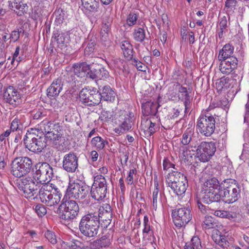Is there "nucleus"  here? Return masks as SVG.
Here are the masks:
<instances>
[{"label": "nucleus", "instance_id": "obj_51", "mask_svg": "<svg viewBox=\"0 0 249 249\" xmlns=\"http://www.w3.org/2000/svg\"><path fill=\"white\" fill-rule=\"evenodd\" d=\"M35 211L39 217H42L47 213L46 207L42 204H37L35 208Z\"/></svg>", "mask_w": 249, "mask_h": 249}, {"label": "nucleus", "instance_id": "obj_34", "mask_svg": "<svg viewBox=\"0 0 249 249\" xmlns=\"http://www.w3.org/2000/svg\"><path fill=\"white\" fill-rule=\"evenodd\" d=\"M108 143V142L100 136L93 137L91 140V144L92 147L97 151L104 149L106 144Z\"/></svg>", "mask_w": 249, "mask_h": 249}, {"label": "nucleus", "instance_id": "obj_21", "mask_svg": "<svg viewBox=\"0 0 249 249\" xmlns=\"http://www.w3.org/2000/svg\"><path fill=\"white\" fill-rule=\"evenodd\" d=\"M20 94L13 86H9L4 90L3 97L10 104H15L20 99Z\"/></svg>", "mask_w": 249, "mask_h": 249}, {"label": "nucleus", "instance_id": "obj_13", "mask_svg": "<svg viewBox=\"0 0 249 249\" xmlns=\"http://www.w3.org/2000/svg\"><path fill=\"white\" fill-rule=\"evenodd\" d=\"M100 222V219H81L79 224L80 231L86 236L94 237L98 232Z\"/></svg>", "mask_w": 249, "mask_h": 249}, {"label": "nucleus", "instance_id": "obj_32", "mask_svg": "<svg viewBox=\"0 0 249 249\" xmlns=\"http://www.w3.org/2000/svg\"><path fill=\"white\" fill-rule=\"evenodd\" d=\"M142 113L146 116H155L158 111L157 104L151 102H147L142 104Z\"/></svg>", "mask_w": 249, "mask_h": 249}, {"label": "nucleus", "instance_id": "obj_49", "mask_svg": "<svg viewBox=\"0 0 249 249\" xmlns=\"http://www.w3.org/2000/svg\"><path fill=\"white\" fill-rule=\"evenodd\" d=\"M62 243L68 247L69 248L72 249H80L83 245V243L75 239L72 240L71 245H70L69 243L65 242L64 241H62Z\"/></svg>", "mask_w": 249, "mask_h": 249}, {"label": "nucleus", "instance_id": "obj_29", "mask_svg": "<svg viewBox=\"0 0 249 249\" xmlns=\"http://www.w3.org/2000/svg\"><path fill=\"white\" fill-rule=\"evenodd\" d=\"M73 68L75 75L80 77H87V73L89 70V65L86 63L75 64Z\"/></svg>", "mask_w": 249, "mask_h": 249}, {"label": "nucleus", "instance_id": "obj_7", "mask_svg": "<svg viewBox=\"0 0 249 249\" xmlns=\"http://www.w3.org/2000/svg\"><path fill=\"white\" fill-rule=\"evenodd\" d=\"M234 180L226 179L222 182L219 192L220 201L225 203H232L236 201L240 196V188L233 183Z\"/></svg>", "mask_w": 249, "mask_h": 249}, {"label": "nucleus", "instance_id": "obj_25", "mask_svg": "<svg viewBox=\"0 0 249 249\" xmlns=\"http://www.w3.org/2000/svg\"><path fill=\"white\" fill-rule=\"evenodd\" d=\"M63 88V84L61 79H57L53 81L47 89V96L50 98L57 96Z\"/></svg>", "mask_w": 249, "mask_h": 249}, {"label": "nucleus", "instance_id": "obj_15", "mask_svg": "<svg viewBox=\"0 0 249 249\" xmlns=\"http://www.w3.org/2000/svg\"><path fill=\"white\" fill-rule=\"evenodd\" d=\"M89 187L78 183H70L66 190V195L70 198L82 200L88 195Z\"/></svg>", "mask_w": 249, "mask_h": 249}, {"label": "nucleus", "instance_id": "obj_23", "mask_svg": "<svg viewBox=\"0 0 249 249\" xmlns=\"http://www.w3.org/2000/svg\"><path fill=\"white\" fill-rule=\"evenodd\" d=\"M212 237L213 241L223 249H227L230 246V243L227 240L225 235L221 234L218 229L213 230L212 231Z\"/></svg>", "mask_w": 249, "mask_h": 249}, {"label": "nucleus", "instance_id": "obj_43", "mask_svg": "<svg viewBox=\"0 0 249 249\" xmlns=\"http://www.w3.org/2000/svg\"><path fill=\"white\" fill-rule=\"evenodd\" d=\"M22 125L19 120L16 118L14 119L11 124L10 129L13 131H17L22 133Z\"/></svg>", "mask_w": 249, "mask_h": 249}, {"label": "nucleus", "instance_id": "obj_61", "mask_svg": "<svg viewBox=\"0 0 249 249\" xmlns=\"http://www.w3.org/2000/svg\"><path fill=\"white\" fill-rule=\"evenodd\" d=\"M228 21L226 17L223 16L221 18L219 22L220 30H225L228 27Z\"/></svg>", "mask_w": 249, "mask_h": 249}, {"label": "nucleus", "instance_id": "obj_27", "mask_svg": "<svg viewBox=\"0 0 249 249\" xmlns=\"http://www.w3.org/2000/svg\"><path fill=\"white\" fill-rule=\"evenodd\" d=\"M178 98L184 102L185 106V112L187 111V109L190 107L191 99L189 95L187 88L181 86L178 89Z\"/></svg>", "mask_w": 249, "mask_h": 249}, {"label": "nucleus", "instance_id": "obj_59", "mask_svg": "<svg viewBox=\"0 0 249 249\" xmlns=\"http://www.w3.org/2000/svg\"><path fill=\"white\" fill-rule=\"evenodd\" d=\"M20 33L18 31L14 30L10 34L9 38L11 39L10 41L14 42L18 40L19 38Z\"/></svg>", "mask_w": 249, "mask_h": 249}, {"label": "nucleus", "instance_id": "obj_40", "mask_svg": "<svg viewBox=\"0 0 249 249\" xmlns=\"http://www.w3.org/2000/svg\"><path fill=\"white\" fill-rule=\"evenodd\" d=\"M202 227L205 229L218 228L220 229L221 225L218 224L217 220L215 219H205L203 221Z\"/></svg>", "mask_w": 249, "mask_h": 249}, {"label": "nucleus", "instance_id": "obj_44", "mask_svg": "<svg viewBox=\"0 0 249 249\" xmlns=\"http://www.w3.org/2000/svg\"><path fill=\"white\" fill-rule=\"evenodd\" d=\"M100 68L93 69L89 70L87 73V77L90 78L93 80H98L100 78Z\"/></svg>", "mask_w": 249, "mask_h": 249}, {"label": "nucleus", "instance_id": "obj_57", "mask_svg": "<svg viewBox=\"0 0 249 249\" xmlns=\"http://www.w3.org/2000/svg\"><path fill=\"white\" fill-rule=\"evenodd\" d=\"M214 215L219 218H231V215L228 211L217 210L213 212Z\"/></svg>", "mask_w": 249, "mask_h": 249}, {"label": "nucleus", "instance_id": "obj_18", "mask_svg": "<svg viewBox=\"0 0 249 249\" xmlns=\"http://www.w3.org/2000/svg\"><path fill=\"white\" fill-rule=\"evenodd\" d=\"M219 62V70L223 74L228 75L232 73V72L237 68L238 59H220Z\"/></svg>", "mask_w": 249, "mask_h": 249}, {"label": "nucleus", "instance_id": "obj_1", "mask_svg": "<svg viewBox=\"0 0 249 249\" xmlns=\"http://www.w3.org/2000/svg\"><path fill=\"white\" fill-rule=\"evenodd\" d=\"M36 130L43 134L46 141H49L54 148L58 150H61L65 140L62 137V128L58 123L43 120L36 125Z\"/></svg>", "mask_w": 249, "mask_h": 249}, {"label": "nucleus", "instance_id": "obj_5", "mask_svg": "<svg viewBox=\"0 0 249 249\" xmlns=\"http://www.w3.org/2000/svg\"><path fill=\"white\" fill-rule=\"evenodd\" d=\"M210 105L209 107L201 113L197 122L196 127L199 133L205 136L212 135L215 129V120L213 116L209 113V111L214 108Z\"/></svg>", "mask_w": 249, "mask_h": 249}, {"label": "nucleus", "instance_id": "obj_50", "mask_svg": "<svg viewBox=\"0 0 249 249\" xmlns=\"http://www.w3.org/2000/svg\"><path fill=\"white\" fill-rule=\"evenodd\" d=\"M197 206L200 212L202 213L206 214L204 218H209V217L212 218V216L209 215V214L213 212V210L207 209L206 206L202 205L200 202H198Z\"/></svg>", "mask_w": 249, "mask_h": 249}, {"label": "nucleus", "instance_id": "obj_60", "mask_svg": "<svg viewBox=\"0 0 249 249\" xmlns=\"http://www.w3.org/2000/svg\"><path fill=\"white\" fill-rule=\"evenodd\" d=\"M97 218L98 211L94 212L93 210H90L86 212V214L82 216V218Z\"/></svg>", "mask_w": 249, "mask_h": 249}, {"label": "nucleus", "instance_id": "obj_10", "mask_svg": "<svg viewBox=\"0 0 249 249\" xmlns=\"http://www.w3.org/2000/svg\"><path fill=\"white\" fill-rule=\"evenodd\" d=\"M107 183L105 178L102 175L94 177V182L90 189V196L97 201L103 200L107 193Z\"/></svg>", "mask_w": 249, "mask_h": 249}, {"label": "nucleus", "instance_id": "obj_22", "mask_svg": "<svg viewBox=\"0 0 249 249\" xmlns=\"http://www.w3.org/2000/svg\"><path fill=\"white\" fill-rule=\"evenodd\" d=\"M110 10L108 11V13H106L105 15H102L103 19L102 23V27L100 32V36L101 39L103 41H107L110 30V26L111 23V20L109 19V12Z\"/></svg>", "mask_w": 249, "mask_h": 249}, {"label": "nucleus", "instance_id": "obj_20", "mask_svg": "<svg viewBox=\"0 0 249 249\" xmlns=\"http://www.w3.org/2000/svg\"><path fill=\"white\" fill-rule=\"evenodd\" d=\"M234 47L230 43H227L223 46L222 48L219 51L217 59H237L234 55Z\"/></svg>", "mask_w": 249, "mask_h": 249}, {"label": "nucleus", "instance_id": "obj_47", "mask_svg": "<svg viewBox=\"0 0 249 249\" xmlns=\"http://www.w3.org/2000/svg\"><path fill=\"white\" fill-rule=\"evenodd\" d=\"M45 237L52 244L54 245L57 243L56 236L54 233L50 230H47L44 234Z\"/></svg>", "mask_w": 249, "mask_h": 249}, {"label": "nucleus", "instance_id": "obj_26", "mask_svg": "<svg viewBox=\"0 0 249 249\" xmlns=\"http://www.w3.org/2000/svg\"><path fill=\"white\" fill-rule=\"evenodd\" d=\"M52 38L56 41L57 46L62 50L68 46L70 40L69 35L66 32L54 34Z\"/></svg>", "mask_w": 249, "mask_h": 249}, {"label": "nucleus", "instance_id": "obj_52", "mask_svg": "<svg viewBox=\"0 0 249 249\" xmlns=\"http://www.w3.org/2000/svg\"><path fill=\"white\" fill-rule=\"evenodd\" d=\"M96 43L94 41L90 40L87 44V46L85 49L84 53L85 55H89L93 52Z\"/></svg>", "mask_w": 249, "mask_h": 249}, {"label": "nucleus", "instance_id": "obj_28", "mask_svg": "<svg viewBox=\"0 0 249 249\" xmlns=\"http://www.w3.org/2000/svg\"><path fill=\"white\" fill-rule=\"evenodd\" d=\"M101 97L106 101H113L115 100L116 93L109 86H105L99 88Z\"/></svg>", "mask_w": 249, "mask_h": 249}, {"label": "nucleus", "instance_id": "obj_56", "mask_svg": "<svg viewBox=\"0 0 249 249\" xmlns=\"http://www.w3.org/2000/svg\"><path fill=\"white\" fill-rule=\"evenodd\" d=\"M132 63L136 66L138 70L142 71H146V66L138 59L134 58L132 59Z\"/></svg>", "mask_w": 249, "mask_h": 249}, {"label": "nucleus", "instance_id": "obj_53", "mask_svg": "<svg viewBox=\"0 0 249 249\" xmlns=\"http://www.w3.org/2000/svg\"><path fill=\"white\" fill-rule=\"evenodd\" d=\"M189 221V220L186 221V219H173V222L175 226L178 229L185 227Z\"/></svg>", "mask_w": 249, "mask_h": 249}, {"label": "nucleus", "instance_id": "obj_31", "mask_svg": "<svg viewBox=\"0 0 249 249\" xmlns=\"http://www.w3.org/2000/svg\"><path fill=\"white\" fill-rule=\"evenodd\" d=\"M154 189L152 193V203L153 209L156 210L158 204L160 203V198L159 197V184L157 178L154 179Z\"/></svg>", "mask_w": 249, "mask_h": 249}, {"label": "nucleus", "instance_id": "obj_24", "mask_svg": "<svg viewBox=\"0 0 249 249\" xmlns=\"http://www.w3.org/2000/svg\"><path fill=\"white\" fill-rule=\"evenodd\" d=\"M82 6L86 14H89L98 11L99 7V0H81Z\"/></svg>", "mask_w": 249, "mask_h": 249}, {"label": "nucleus", "instance_id": "obj_17", "mask_svg": "<svg viewBox=\"0 0 249 249\" xmlns=\"http://www.w3.org/2000/svg\"><path fill=\"white\" fill-rule=\"evenodd\" d=\"M62 167L64 170L69 173H74L78 167V158L73 152H70L64 155Z\"/></svg>", "mask_w": 249, "mask_h": 249}, {"label": "nucleus", "instance_id": "obj_4", "mask_svg": "<svg viewBox=\"0 0 249 249\" xmlns=\"http://www.w3.org/2000/svg\"><path fill=\"white\" fill-rule=\"evenodd\" d=\"M38 188L39 196L42 203L53 206L60 202L62 194L54 184H46L39 186Z\"/></svg>", "mask_w": 249, "mask_h": 249}, {"label": "nucleus", "instance_id": "obj_14", "mask_svg": "<svg viewBox=\"0 0 249 249\" xmlns=\"http://www.w3.org/2000/svg\"><path fill=\"white\" fill-rule=\"evenodd\" d=\"M79 212V208L76 202L70 200L61 203L56 212L62 218H75Z\"/></svg>", "mask_w": 249, "mask_h": 249}, {"label": "nucleus", "instance_id": "obj_46", "mask_svg": "<svg viewBox=\"0 0 249 249\" xmlns=\"http://www.w3.org/2000/svg\"><path fill=\"white\" fill-rule=\"evenodd\" d=\"M138 19V16L134 13H130L127 17L126 18V24L129 26H132L136 24Z\"/></svg>", "mask_w": 249, "mask_h": 249}, {"label": "nucleus", "instance_id": "obj_42", "mask_svg": "<svg viewBox=\"0 0 249 249\" xmlns=\"http://www.w3.org/2000/svg\"><path fill=\"white\" fill-rule=\"evenodd\" d=\"M89 93H90V91L88 90V88L83 89L80 92V101L82 102L85 105L87 106V103H88Z\"/></svg>", "mask_w": 249, "mask_h": 249}, {"label": "nucleus", "instance_id": "obj_8", "mask_svg": "<svg viewBox=\"0 0 249 249\" xmlns=\"http://www.w3.org/2000/svg\"><path fill=\"white\" fill-rule=\"evenodd\" d=\"M132 113L120 110L115 113L112 123L116 127L113 131L121 135L129 131L132 126Z\"/></svg>", "mask_w": 249, "mask_h": 249}, {"label": "nucleus", "instance_id": "obj_63", "mask_svg": "<svg viewBox=\"0 0 249 249\" xmlns=\"http://www.w3.org/2000/svg\"><path fill=\"white\" fill-rule=\"evenodd\" d=\"M100 78L99 79L107 78L109 75V73L107 70L103 68H100Z\"/></svg>", "mask_w": 249, "mask_h": 249}, {"label": "nucleus", "instance_id": "obj_35", "mask_svg": "<svg viewBox=\"0 0 249 249\" xmlns=\"http://www.w3.org/2000/svg\"><path fill=\"white\" fill-rule=\"evenodd\" d=\"M180 157L182 160L191 162L192 160L195 151L190 150L189 147L183 146L180 148Z\"/></svg>", "mask_w": 249, "mask_h": 249}, {"label": "nucleus", "instance_id": "obj_33", "mask_svg": "<svg viewBox=\"0 0 249 249\" xmlns=\"http://www.w3.org/2000/svg\"><path fill=\"white\" fill-rule=\"evenodd\" d=\"M121 48L124 55L128 59H131L133 56V49L132 45L128 40H124L121 43Z\"/></svg>", "mask_w": 249, "mask_h": 249}, {"label": "nucleus", "instance_id": "obj_41", "mask_svg": "<svg viewBox=\"0 0 249 249\" xmlns=\"http://www.w3.org/2000/svg\"><path fill=\"white\" fill-rule=\"evenodd\" d=\"M115 114L113 112H110L103 110L100 115L99 119L104 122H108L113 119Z\"/></svg>", "mask_w": 249, "mask_h": 249}, {"label": "nucleus", "instance_id": "obj_38", "mask_svg": "<svg viewBox=\"0 0 249 249\" xmlns=\"http://www.w3.org/2000/svg\"><path fill=\"white\" fill-rule=\"evenodd\" d=\"M142 125L143 129L146 131L149 135H152L156 131V124L153 123L151 120L146 119L142 122Z\"/></svg>", "mask_w": 249, "mask_h": 249}, {"label": "nucleus", "instance_id": "obj_62", "mask_svg": "<svg viewBox=\"0 0 249 249\" xmlns=\"http://www.w3.org/2000/svg\"><path fill=\"white\" fill-rule=\"evenodd\" d=\"M19 47H17L16 49V50L13 54V58L11 60V63L13 64L15 60H16L18 62L21 61L20 57H18V56L19 53Z\"/></svg>", "mask_w": 249, "mask_h": 249}, {"label": "nucleus", "instance_id": "obj_16", "mask_svg": "<svg viewBox=\"0 0 249 249\" xmlns=\"http://www.w3.org/2000/svg\"><path fill=\"white\" fill-rule=\"evenodd\" d=\"M216 150V146L213 142H202L196 149V153L199 160L206 162L213 155Z\"/></svg>", "mask_w": 249, "mask_h": 249}, {"label": "nucleus", "instance_id": "obj_36", "mask_svg": "<svg viewBox=\"0 0 249 249\" xmlns=\"http://www.w3.org/2000/svg\"><path fill=\"white\" fill-rule=\"evenodd\" d=\"M112 218V212L111 207L107 204H105L103 206L100 207L98 210V217Z\"/></svg>", "mask_w": 249, "mask_h": 249}, {"label": "nucleus", "instance_id": "obj_48", "mask_svg": "<svg viewBox=\"0 0 249 249\" xmlns=\"http://www.w3.org/2000/svg\"><path fill=\"white\" fill-rule=\"evenodd\" d=\"M98 240L101 248L108 247L111 243L109 234L104 235Z\"/></svg>", "mask_w": 249, "mask_h": 249}, {"label": "nucleus", "instance_id": "obj_39", "mask_svg": "<svg viewBox=\"0 0 249 249\" xmlns=\"http://www.w3.org/2000/svg\"><path fill=\"white\" fill-rule=\"evenodd\" d=\"M133 36L136 41L142 42L145 37V32L144 28L138 27L134 29L133 33Z\"/></svg>", "mask_w": 249, "mask_h": 249}, {"label": "nucleus", "instance_id": "obj_45", "mask_svg": "<svg viewBox=\"0 0 249 249\" xmlns=\"http://www.w3.org/2000/svg\"><path fill=\"white\" fill-rule=\"evenodd\" d=\"M137 171L136 168L130 169L126 178V182L128 185H132L134 182V176L137 174Z\"/></svg>", "mask_w": 249, "mask_h": 249}, {"label": "nucleus", "instance_id": "obj_6", "mask_svg": "<svg viewBox=\"0 0 249 249\" xmlns=\"http://www.w3.org/2000/svg\"><path fill=\"white\" fill-rule=\"evenodd\" d=\"M166 182L168 186L178 196L184 194L188 185L186 177L176 170L168 173Z\"/></svg>", "mask_w": 249, "mask_h": 249}, {"label": "nucleus", "instance_id": "obj_37", "mask_svg": "<svg viewBox=\"0 0 249 249\" xmlns=\"http://www.w3.org/2000/svg\"><path fill=\"white\" fill-rule=\"evenodd\" d=\"M230 79L228 77H222L217 80L215 88L218 92L225 90L230 87Z\"/></svg>", "mask_w": 249, "mask_h": 249}, {"label": "nucleus", "instance_id": "obj_3", "mask_svg": "<svg viewBox=\"0 0 249 249\" xmlns=\"http://www.w3.org/2000/svg\"><path fill=\"white\" fill-rule=\"evenodd\" d=\"M36 127L28 130L23 138L26 147L34 153L41 152L47 145L45 137L40 132H37Z\"/></svg>", "mask_w": 249, "mask_h": 249}, {"label": "nucleus", "instance_id": "obj_55", "mask_svg": "<svg viewBox=\"0 0 249 249\" xmlns=\"http://www.w3.org/2000/svg\"><path fill=\"white\" fill-rule=\"evenodd\" d=\"M22 2L21 0H11L8 1V6L12 10L14 11L17 10L18 11V7L20 6Z\"/></svg>", "mask_w": 249, "mask_h": 249}, {"label": "nucleus", "instance_id": "obj_19", "mask_svg": "<svg viewBox=\"0 0 249 249\" xmlns=\"http://www.w3.org/2000/svg\"><path fill=\"white\" fill-rule=\"evenodd\" d=\"M194 134V128H187L182 134L181 139V143L184 145H189L191 148L196 147L197 139Z\"/></svg>", "mask_w": 249, "mask_h": 249}, {"label": "nucleus", "instance_id": "obj_2", "mask_svg": "<svg viewBox=\"0 0 249 249\" xmlns=\"http://www.w3.org/2000/svg\"><path fill=\"white\" fill-rule=\"evenodd\" d=\"M222 182L215 177L207 179L202 185L201 199L206 203L220 201L219 192Z\"/></svg>", "mask_w": 249, "mask_h": 249}, {"label": "nucleus", "instance_id": "obj_54", "mask_svg": "<svg viewBox=\"0 0 249 249\" xmlns=\"http://www.w3.org/2000/svg\"><path fill=\"white\" fill-rule=\"evenodd\" d=\"M189 244L191 245L192 247H194L196 249H201L202 248L200 240L196 236H194L192 238L191 242Z\"/></svg>", "mask_w": 249, "mask_h": 249}, {"label": "nucleus", "instance_id": "obj_58", "mask_svg": "<svg viewBox=\"0 0 249 249\" xmlns=\"http://www.w3.org/2000/svg\"><path fill=\"white\" fill-rule=\"evenodd\" d=\"M20 6L18 7V11L16 12L19 16H21L24 13H26L28 10V6L26 3L22 2V4H20Z\"/></svg>", "mask_w": 249, "mask_h": 249}, {"label": "nucleus", "instance_id": "obj_11", "mask_svg": "<svg viewBox=\"0 0 249 249\" xmlns=\"http://www.w3.org/2000/svg\"><path fill=\"white\" fill-rule=\"evenodd\" d=\"M36 172L34 174V180L39 186L46 184H52L50 183L51 179L53 175V168L47 162L39 163Z\"/></svg>", "mask_w": 249, "mask_h": 249}, {"label": "nucleus", "instance_id": "obj_9", "mask_svg": "<svg viewBox=\"0 0 249 249\" xmlns=\"http://www.w3.org/2000/svg\"><path fill=\"white\" fill-rule=\"evenodd\" d=\"M32 166V161L29 158H16L12 162L11 173L15 177L21 178L30 172Z\"/></svg>", "mask_w": 249, "mask_h": 249}, {"label": "nucleus", "instance_id": "obj_30", "mask_svg": "<svg viewBox=\"0 0 249 249\" xmlns=\"http://www.w3.org/2000/svg\"><path fill=\"white\" fill-rule=\"evenodd\" d=\"M172 218H191L192 215L188 208H182L172 210Z\"/></svg>", "mask_w": 249, "mask_h": 249}, {"label": "nucleus", "instance_id": "obj_64", "mask_svg": "<svg viewBox=\"0 0 249 249\" xmlns=\"http://www.w3.org/2000/svg\"><path fill=\"white\" fill-rule=\"evenodd\" d=\"M89 248L90 249H99L100 248H101L99 240H96L91 243L89 244Z\"/></svg>", "mask_w": 249, "mask_h": 249}, {"label": "nucleus", "instance_id": "obj_12", "mask_svg": "<svg viewBox=\"0 0 249 249\" xmlns=\"http://www.w3.org/2000/svg\"><path fill=\"white\" fill-rule=\"evenodd\" d=\"M16 183L18 189L22 192L23 196L26 198H31L37 193L39 185L36 184L34 179L30 177L17 179Z\"/></svg>", "mask_w": 249, "mask_h": 249}]
</instances>
